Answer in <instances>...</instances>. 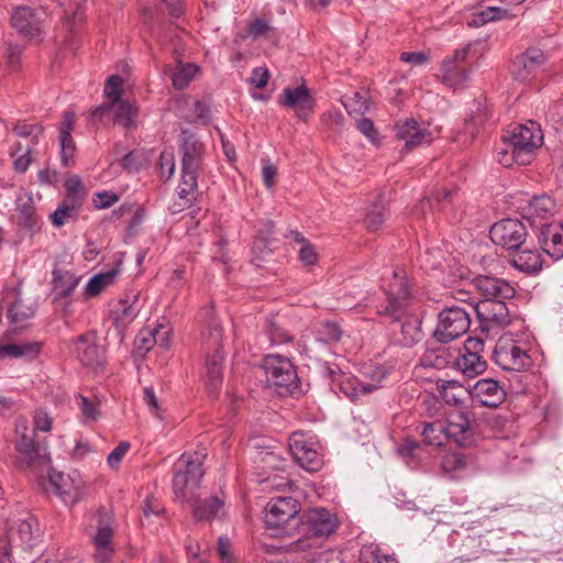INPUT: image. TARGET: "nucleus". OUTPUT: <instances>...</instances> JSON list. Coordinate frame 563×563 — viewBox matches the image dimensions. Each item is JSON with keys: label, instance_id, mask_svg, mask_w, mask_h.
I'll list each match as a JSON object with an SVG mask.
<instances>
[{"label": "nucleus", "instance_id": "nucleus-18", "mask_svg": "<svg viewBox=\"0 0 563 563\" xmlns=\"http://www.w3.org/2000/svg\"><path fill=\"white\" fill-rule=\"evenodd\" d=\"M3 311L10 324L14 328H22L24 322L34 316V308L24 302L21 292L16 289L5 292L0 302V314Z\"/></svg>", "mask_w": 563, "mask_h": 563}, {"label": "nucleus", "instance_id": "nucleus-59", "mask_svg": "<svg viewBox=\"0 0 563 563\" xmlns=\"http://www.w3.org/2000/svg\"><path fill=\"white\" fill-rule=\"evenodd\" d=\"M444 472H455L464 467V461L457 453H448L443 456L441 462Z\"/></svg>", "mask_w": 563, "mask_h": 563}, {"label": "nucleus", "instance_id": "nucleus-13", "mask_svg": "<svg viewBox=\"0 0 563 563\" xmlns=\"http://www.w3.org/2000/svg\"><path fill=\"white\" fill-rule=\"evenodd\" d=\"M484 350V341L479 338H468L464 344V352L460 355L454 353L453 365L464 376L475 377L486 369V361L481 356Z\"/></svg>", "mask_w": 563, "mask_h": 563}, {"label": "nucleus", "instance_id": "nucleus-23", "mask_svg": "<svg viewBox=\"0 0 563 563\" xmlns=\"http://www.w3.org/2000/svg\"><path fill=\"white\" fill-rule=\"evenodd\" d=\"M539 243L542 250L554 260L563 257L562 223L541 224Z\"/></svg>", "mask_w": 563, "mask_h": 563}, {"label": "nucleus", "instance_id": "nucleus-25", "mask_svg": "<svg viewBox=\"0 0 563 563\" xmlns=\"http://www.w3.org/2000/svg\"><path fill=\"white\" fill-rule=\"evenodd\" d=\"M473 400L486 407H497L505 399V391L494 379H481L471 390Z\"/></svg>", "mask_w": 563, "mask_h": 563}, {"label": "nucleus", "instance_id": "nucleus-24", "mask_svg": "<svg viewBox=\"0 0 563 563\" xmlns=\"http://www.w3.org/2000/svg\"><path fill=\"white\" fill-rule=\"evenodd\" d=\"M474 287L483 295V300H503L514 297L515 289L503 279L481 276L474 280Z\"/></svg>", "mask_w": 563, "mask_h": 563}, {"label": "nucleus", "instance_id": "nucleus-50", "mask_svg": "<svg viewBox=\"0 0 563 563\" xmlns=\"http://www.w3.org/2000/svg\"><path fill=\"white\" fill-rule=\"evenodd\" d=\"M398 452L405 460L420 461L424 457L423 446L412 439H406Z\"/></svg>", "mask_w": 563, "mask_h": 563}, {"label": "nucleus", "instance_id": "nucleus-64", "mask_svg": "<svg viewBox=\"0 0 563 563\" xmlns=\"http://www.w3.org/2000/svg\"><path fill=\"white\" fill-rule=\"evenodd\" d=\"M357 129L363 133L371 142L375 143L378 140V133L374 128V123L371 119L362 118L356 123Z\"/></svg>", "mask_w": 563, "mask_h": 563}, {"label": "nucleus", "instance_id": "nucleus-41", "mask_svg": "<svg viewBox=\"0 0 563 563\" xmlns=\"http://www.w3.org/2000/svg\"><path fill=\"white\" fill-rule=\"evenodd\" d=\"M114 111V122L123 125L124 128H131L135 124L137 109L132 103L121 100L112 107Z\"/></svg>", "mask_w": 563, "mask_h": 563}, {"label": "nucleus", "instance_id": "nucleus-55", "mask_svg": "<svg viewBox=\"0 0 563 563\" xmlns=\"http://www.w3.org/2000/svg\"><path fill=\"white\" fill-rule=\"evenodd\" d=\"M130 449L129 442H121L114 448L107 457V463L111 468H118L122 462V459Z\"/></svg>", "mask_w": 563, "mask_h": 563}, {"label": "nucleus", "instance_id": "nucleus-42", "mask_svg": "<svg viewBox=\"0 0 563 563\" xmlns=\"http://www.w3.org/2000/svg\"><path fill=\"white\" fill-rule=\"evenodd\" d=\"M119 271L112 268L106 273L92 276L86 285V292L90 296H98L107 286L112 284Z\"/></svg>", "mask_w": 563, "mask_h": 563}, {"label": "nucleus", "instance_id": "nucleus-28", "mask_svg": "<svg viewBox=\"0 0 563 563\" xmlns=\"http://www.w3.org/2000/svg\"><path fill=\"white\" fill-rule=\"evenodd\" d=\"M41 536V528L35 517L29 515L16 522L11 532L12 541H19L26 549L32 548Z\"/></svg>", "mask_w": 563, "mask_h": 563}, {"label": "nucleus", "instance_id": "nucleus-61", "mask_svg": "<svg viewBox=\"0 0 563 563\" xmlns=\"http://www.w3.org/2000/svg\"><path fill=\"white\" fill-rule=\"evenodd\" d=\"M268 69L266 67H255L252 70L251 77L249 78V82L255 88H264L267 85L268 80Z\"/></svg>", "mask_w": 563, "mask_h": 563}, {"label": "nucleus", "instance_id": "nucleus-60", "mask_svg": "<svg viewBox=\"0 0 563 563\" xmlns=\"http://www.w3.org/2000/svg\"><path fill=\"white\" fill-rule=\"evenodd\" d=\"M261 461L264 463L265 468L269 470H283L285 462L280 455L273 451H263L261 452Z\"/></svg>", "mask_w": 563, "mask_h": 563}, {"label": "nucleus", "instance_id": "nucleus-7", "mask_svg": "<svg viewBox=\"0 0 563 563\" xmlns=\"http://www.w3.org/2000/svg\"><path fill=\"white\" fill-rule=\"evenodd\" d=\"M470 324V313L464 307H445L438 314L433 338L442 344L449 343L465 334Z\"/></svg>", "mask_w": 563, "mask_h": 563}, {"label": "nucleus", "instance_id": "nucleus-49", "mask_svg": "<svg viewBox=\"0 0 563 563\" xmlns=\"http://www.w3.org/2000/svg\"><path fill=\"white\" fill-rule=\"evenodd\" d=\"M265 338L273 345L284 344L291 340V335L277 321H269L265 330Z\"/></svg>", "mask_w": 563, "mask_h": 563}, {"label": "nucleus", "instance_id": "nucleus-29", "mask_svg": "<svg viewBox=\"0 0 563 563\" xmlns=\"http://www.w3.org/2000/svg\"><path fill=\"white\" fill-rule=\"evenodd\" d=\"M51 484L55 493L65 504H75L80 499L81 490L74 478L62 472L49 474Z\"/></svg>", "mask_w": 563, "mask_h": 563}, {"label": "nucleus", "instance_id": "nucleus-30", "mask_svg": "<svg viewBox=\"0 0 563 563\" xmlns=\"http://www.w3.org/2000/svg\"><path fill=\"white\" fill-rule=\"evenodd\" d=\"M446 434L460 445H467L472 438L471 421L463 411L450 415L446 424Z\"/></svg>", "mask_w": 563, "mask_h": 563}, {"label": "nucleus", "instance_id": "nucleus-4", "mask_svg": "<svg viewBox=\"0 0 563 563\" xmlns=\"http://www.w3.org/2000/svg\"><path fill=\"white\" fill-rule=\"evenodd\" d=\"M299 503L294 497L273 498L265 507L264 522L274 537H288L300 525Z\"/></svg>", "mask_w": 563, "mask_h": 563}, {"label": "nucleus", "instance_id": "nucleus-22", "mask_svg": "<svg viewBox=\"0 0 563 563\" xmlns=\"http://www.w3.org/2000/svg\"><path fill=\"white\" fill-rule=\"evenodd\" d=\"M40 352V343L12 340L8 332L0 334V360L35 356Z\"/></svg>", "mask_w": 563, "mask_h": 563}, {"label": "nucleus", "instance_id": "nucleus-2", "mask_svg": "<svg viewBox=\"0 0 563 563\" xmlns=\"http://www.w3.org/2000/svg\"><path fill=\"white\" fill-rule=\"evenodd\" d=\"M180 151L183 159L178 195L181 199L190 200L189 196L197 189V177L202 165L205 145L195 134L183 131Z\"/></svg>", "mask_w": 563, "mask_h": 563}, {"label": "nucleus", "instance_id": "nucleus-9", "mask_svg": "<svg viewBox=\"0 0 563 563\" xmlns=\"http://www.w3.org/2000/svg\"><path fill=\"white\" fill-rule=\"evenodd\" d=\"M289 452L298 464L308 472H317L322 466L320 444L311 437L294 432L289 437Z\"/></svg>", "mask_w": 563, "mask_h": 563}, {"label": "nucleus", "instance_id": "nucleus-58", "mask_svg": "<svg viewBox=\"0 0 563 563\" xmlns=\"http://www.w3.org/2000/svg\"><path fill=\"white\" fill-rule=\"evenodd\" d=\"M343 106L349 113H351L352 111L364 112L368 109L365 97L360 92L354 93V99L346 98V100L343 101Z\"/></svg>", "mask_w": 563, "mask_h": 563}, {"label": "nucleus", "instance_id": "nucleus-36", "mask_svg": "<svg viewBox=\"0 0 563 563\" xmlns=\"http://www.w3.org/2000/svg\"><path fill=\"white\" fill-rule=\"evenodd\" d=\"M140 305L136 296L133 300H120L114 309L111 310L112 318L117 328H124L130 324L139 314Z\"/></svg>", "mask_w": 563, "mask_h": 563}, {"label": "nucleus", "instance_id": "nucleus-20", "mask_svg": "<svg viewBox=\"0 0 563 563\" xmlns=\"http://www.w3.org/2000/svg\"><path fill=\"white\" fill-rule=\"evenodd\" d=\"M545 62L543 52L537 47L528 48L517 56L511 64V74L517 80L526 81Z\"/></svg>", "mask_w": 563, "mask_h": 563}, {"label": "nucleus", "instance_id": "nucleus-11", "mask_svg": "<svg viewBox=\"0 0 563 563\" xmlns=\"http://www.w3.org/2000/svg\"><path fill=\"white\" fill-rule=\"evenodd\" d=\"M263 367L269 384L285 388L289 393L297 387L298 376L289 358L269 354L265 356Z\"/></svg>", "mask_w": 563, "mask_h": 563}, {"label": "nucleus", "instance_id": "nucleus-10", "mask_svg": "<svg viewBox=\"0 0 563 563\" xmlns=\"http://www.w3.org/2000/svg\"><path fill=\"white\" fill-rule=\"evenodd\" d=\"M493 360L505 371L520 372L530 365V356L527 350L509 336H503L498 340Z\"/></svg>", "mask_w": 563, "mask_h": 563}, {"label": "nucleus", "instance_id": "nucleus-57", "mask_svg": "<svg viewBox=\"0 0 563 563\" xmlns=\"http://www.w3.org/2000/svg\"><path fill=\"white\" fill-rule=\"evenodd\" d=\"M75 125V113L73 111H66L63 115V120L59 124V140L73 139L71 132Z\"/></svg>", "mask_w": 563, "mask_h": 563}, {"label": "nucleus", "instance_id": "nucleus-43", "mask_svg": "<svg viewBox=\"0 0 563 563\" xmlns=\"http://www.w3.org/2000/svg\"><path fill=\"white\" fill-rule=\"evenodd\" d=\"M76 405L80 410V417L85 423L95 422L99 418V404L96 399L78 395L76 396Z\"/></svg>", "mask_w": 563, "mask_h": 563}, {"label": "nucleus", "instance_id": "nucleus-6", "mask_svg": "<svg viewBox=\"0 0 563 563\" xmlns=\"http://www.w3.org/2000/svg\"><path fill=\"white\" fill-rule=\"evenodd\" d=\"M202 475V456L197 452L194 456L183 454L173 478V490L176 498L189 500L198 488Z\"/></svg>", "mask_w": 563, "mask_h": 563}, {"label": "nucleus", "instance_id": "nucleus-51", "mask_svg": "<svg viewBox=\"0 0 563 563\" xmlns=\"http://www.w3.org/2000/svg\"><path fill=\"white\" fill-rule=\"evenodd\" d=\"M13 132L20 137L30 139V142L35 144L43 132V128L35 123L29 124L25 122H19L14 125Z\"/></svg>", "mask_w": 563, "mask_h": 563}, {"label": "nucleus", "instance_id": "nucleus-35", "mask_svg": "<svg viewBox=\"0 0 563 563\" xmlns=\"http://www.w3.org/2000/svg\"><path fill=\"white\" fill-rule=\"evenodd\" d=\"M440 71L443 84L454 89L470 79V71L454 63V59H443Z\"/></svg>", "mask_w": 563, "mask_h": 563}, {"label": "nucleus", "instance_id": "nucleus-39", "mask_svg": "<svg viewBox=\"0 0 563 563\" xmlns=\"http://www.w3.org/2000/svg\"><path fill=\"white\" fill-rule=\"evenodd\" d=\"M503 146L497 150V159L504 167H510L514 164L527 165L531 161L523 154H518L517 148L510 145L509 142L503 141Z\"/></svg>", "mask_w": 563, "mask_h": 563}, {"label": "nucleus", "instance_id": "nucleus-16", "mask_svg": "<svg viewBox=\"0 0 563 563\" xmlns=\"http://www.w3.org/2000/svg\"><path fill=\"white\" fill-rule=\"evenodd\" d=\"M279 104L291 109L300 120H306L313 113L316 100L309 92V89L301 85L295 88H284L279 98Z\"/></svg>", "mask_w": 563, "mask_h": 563}, {"label": "nucleus", "instance_id": "nucleus-53", "mask_svg": "<svg viewBox=\"0 0 563 563\" xmlns=\"http://www.w3.org/2000/svg\"><path fill=\"white\" fill-rule=\"evenodd\" d=\"M158 335V329L142 331L137 335V350L141 352H148L154 344L159 342Z\"/></svg>", "mask_w": 563, "mask_h": 563}, {"label": "nucleus", "instance_id": "nucleus-44", "mask_svg": "<svg viewBox=\"0 0 563 563\" xmlns=\"http://www.w3.org/2000/svg\"><path fill=\"white\" fill-rule=\"evenodd\" d=\"M387 218L386 203L384 199H379L371 209L367 211L365 217L366 227L372 230H378Z\"/></svg>", "mask_w": 563, "mask_h": 563}, {"label": "nucleus", "instance_id": "nucleus-45", "mask_svg": "<svg viewBox=\"0 0 563 563\" xmlns=\"http://www.w3.org/2000/svg\"><path fill=\"white\" fill-rule=\"evenodd\" d=\"M66 199H74L75 203H82L87 192L78 175H70L65 180Z\"/></svg>", "mask_w": 563, "mask_h": 563}, {"label": "nucleus", "instance_id": "nucleus-37", "mask_svg": "<svg viewBox=\"0 0 563 563\" xmlns=\"http://www.w3.org/2000/svg\"><path fill=\"white\" fill-rule=\"evenodd\" d=\"M191 507L194 516L198 520H209L223 514L224 504L219 497H211L205 500H197Z\"/></svg>", "mask_w": 563, "mask_h": 563}, {"label": "nucleus", "instance_id": "nucleus-34", "mask_svg": "<svg viewBox=\"0 0 563 563\" xmlns=\"http://www.w3.org/2000/svg\"><path fill=\"white\" fill-rule=\"evenodd\" d=\"M454 353L445 346L429 347L421 357V365L437 369L445 368L451 364L453 365Z\"/></svg>", "mask_w": 563, "mask_h": 563}, {"label": "nucleus", "instance_id": "nucleus-21", "mask_svg": "<svg viewBox=\"0 0 563 563\" xmlns=\"http://www.w3.org/2000/svg\"><path fill=\"white\" fill-rule=\"evenodd\" d=\"M307 527L313 537H329L338 529L339 519L325 508H313L307 515Z\"/></svg>", "mask_w": 563, "mask_h": 563}, {"label": "nucleus", "instance_id": "nucleus-52", "mask_svg": "<svg viewBox=\"0 0 563 563\" xmlns=\"http://www.w3.org/2000/svg\"><path fill=\"white\" fill-rule=\"evenodd\" d=\"M341 329L334 322H325L318 331V340L324 343L336 342L341 338Z\"/></svg>", "mask_w": 563, "mask_h": 563}, {"label": "nucleus", "instance_id": "nucleus-63", "mask_svg": "<svg viewBox=\"0 0 563 563\" xmlns=\"http://www.w3.org/2000/svg\"><path fill=\"white\" fill-rule=\"evenodd\" d=\"M262 178L267 189H272L275 185V178L277 175L276 167L266 159H263Z\"/></svg>", "mask_w": 563, "mask_h": 563}, {"label": "nucleus", "instance_id": "nucleus-12", "mask_svg": "<svg viewBox=\"0 0 563 563\" xmlns=\"http://www.w3.org/2000/svg\"><path fill=\"white\" fill-rule=\"evenodd\" d=\"M490 240L505 249L517 250L527 238L526 227L518 219H503L490 228Z\"/></svg>", "mask_w": 563, "mask_h": 563}, {"label": "nucleus", "instance_id": "nucleus-15", "mask_svg": "<svg viewBox=\"0 0 563 563\" xmlns=\"http://www.w3.org/2000/svg\"><path fill=\"white\" fill-rule=\"evenodd\" d=\"M395 136L405 143L404 148L406 151L429 144L434 137L427 125L419 123L412 118L398 121L395 124Z\"/></svg>", "mask_w": 563, "mask_h": 563}, {"label": "nucleus", "instance_id": "nucleus-32", "mask_svg": "<svg viewBox=\"0 0 563 563\" xmlns=\"http://www.w3.org/2000/svg\"><path fill=\"white\" fill-rule=\"evenodd\" d=\"M554 201L549 196L533 197L525 207V218L534 224L545 220L554 210Z\"/></svg>", "mask_w": 563, "mask_h": 563}, {"label": "nucleus", "instance_id": "nucleus-5", "mask_svg": "<svg viewBox=\"0 0 563 563\" xmlns=\"http://www.w3.org/2000/svg\"><path fill=\"white\" fill-rule=\"evenodd\" d=\"M88 533L96 550L97 561L108 563L115 551L112 514L106 508L98 509L91 518Z\"/></svg>", "mask_w": 563, "mask_h": 563}, {"label": "nucleus", "instance_id": "nucleus-1", "mask_svg": "<svg viewBox=\"0 0 563 563\" xmlns=\"http://www.w3.org/2000/svg\"><path fill=\"white\" fill-rule=\"evenodd\" d=\"M380 287L387 302L376 307L377 313L393 322H401L398 341L402 346L411 347L419 343L423 339L421 319L410 312L411 295L405 272L400 268L388 269Z\"/></svg>", "mask_w": 563, "mask_h": 563}, {"label": "nucleus", "instance_id": "nucleus-46", "mask_svg": "<svg viewBox=\"0 0 563 563\" xmlns=\"http://www.w3.org/2000/svg\"><path fill=\"white\" fill-rule=\"evenodd\" d=\"M221 339H222V327L221 324L214 319L211 318L209 325H208V333L205 339V349L207 352L214 353L217 350H221Z\"/></svg>", "mask_w": 563, "mask_h": 563}, {"label": "nucleus", "instance_id": "nucleus-3", "mask_svg": "<svg viewBox=\"0 0 563 563\" xmlns=\"http://www.w3.org/2000/svg\"><path fill=\"white\" fill-rule=\"evenodd\" d=\"M34 429L29 430L23 423L16 424V450L24 461L31 465L48 466L51 456L45 445L35 443L34 431L48 432L52 429V419L46 411L38 410L34 415Z\"/></svg>", "mask_w": 563, "mask_h": 563}, {"label": "nucleus", "instance_id": "nucleus-48", "mask_svg": "<svg viewBox=\"0 0 563 563\" xmlns=\"http://www.w3.org/2000/svg\"><path fill=\"white\" fill-rule=\"evenodd\" d=\"M123 78L119 75H112L108 78L104 85L103 93L111 106H115L121 101Z\"/></svg>", "mask_w": 563, "mask_h": 563}, {"label": "nucleus", "instance_id": "nucleus-47", "mask_svg": "<svg viewBox=\"0 0 563 563\" xmlns=\"http://www.w3.org/2000/svg\"><path fill=\"white\" fill-rule=\"evenodd\" d=\"M361 560L363 563H397L394 555L384 553L377 545L363 547Z\"/></svg>", "mask_w": 563, "mask_h": 563}, {"label": "nucleus", "instance_id": "nucleus-56", "mask_svg": "<svg viewBox=\"0 0 563 563\" xmlns=\"http://www.w3.org/2000/svg\"><path fill=\"white\" fill-rule=\"evenodd\" d=\"M60 143V161L64 166H69L74 163L76 152L73 139L59 140Z\"/></svg>", "mask_w": 563, "mask_h": 563}, {"label": "nucleus", "instance_id": "nucleus-38", "mask_svg": "<svg viewBox=\"0 0 563 563\" xmlns=\"http://www.w3.org/2000/svg\"><path fill=\"white\" fill-rule=\"evenodd\" d=\"M198 71V67L195 64L181 62L177 63L176 67L172 73V81L175 88L184 89L194 79Z\"/></svg>", "mask_w": 563, "mask_h": 563}, {"label": "nucleus", "instance_id": "nucleus-40", "mask_svg": "<svg viewBox=\"0 0 563 563\" xmlns=\"http://www.w3.org/2000/svg\"><path fill=\"white\" fill-rule=\"evenodd\" d=\"M74 199L64 198L57 209L51 214L52 223L59 228L63 227L68 220L75 218L76 211L80 208V203H75Z\"/></svg>", "mask_w": 563, "mask_h": 563}, {"label": "nucleus", "instance_id": "nucleus-27", "mask_svg": "<svg viewBox=\"0 0 563 563\" xmlns=\"http://www.w3.org/2000/svg\"><path fill=\"white\" fill-rule=\"evenodd\" d=\"M80 282V277L65 269L53 271V290L55 301H63V308L66 309L70 301L69 297Z\"/></svg>", "mask_w": 563, "mask_h": 563}, {"label": "nucleus", "instance_id": "nucleus-31", "mask_svg": "<svg viewBox=\"0 0 563 563\" xmlns=\"http://www.w3.org/2000/svg\"><path fill=\"white\" fill-rule=\"evenodd\" d=\"M224 355L222 351L207 352V387L211 395L217 396L222 384V362Z\"/></svg>", "mask_w": 563, "mask_h": 563}, {"label": "nucleus", "instance_id": "nucleus-14", "mask_svg": "<svg viewBox=\"0 0 563 563\" xmlns=\"http://www.w3.org/2000/svg\"><path fill=\"white\" fill-rule=\"evenodd\" d=\"M71 353L86 367L98 369L104 362V349L92 332L77 336L71 344Z\"/></svg>", "mask_w": 563, "mask_h": 563}, {"label": "nucleus", "instance_id": "nucleus-17", "mask_svg": "<svg viewBox=\"0 0 563 563\" xmlns=\"http://www.w3.org/2000/svg\"><path fill=\"white\" fill-rule=\"evenodd\" d=\"M43 14L44 12L27 7H18L11 15V24L26 38L40 41L43 33Z\"/></svg>", "mask_w": 563, "mask_h": 563}, {"label": "nucleus", "instance_id": "nucleus-8", "mask_svg": "<svg viewBox=\"0 0 563 563\" xmlns=\"http://www.w3.org/2000/svg\"><path fill=\"white\" fill-rule=\"evenodd\" d=\"M503 141L509 142L518 154H523L530 161L534 151L539 148L543 141V135L539 125L532 121L529 124L510 125L503 135Z\"/></svg>", "mask_w": 563, "mask_h": 563}, {"label": "nucleus", "instance_id": "nucleus-62", "mask_svg": "<svg viewBox=\"0 0 563 563\" xmlns=\"http://www.w3.org/2000/svg\"><path fill=\"white\" fill-rule=\"evenodd\" d=\"M217 552L221 563H234V558L231 553L230 541L225 537H220L218 541Z\"/></svg>", "mask_w": 563, "mask_h": 563}, {"label": "nucleus", "instance_id": "nucleus-54", "mask_svg": "<svg viewBox=\"0 0 563 563\" xmlns=\"http://www.w3.org/2000/svg\"><path fill=\"white\" fill-rule=\"evenodd\" d=\"M143 399L152 415L155 416L158 420L163 421V411L161 409V405L155 395V391L152 387H145L143 389Z\"/></svg>", "mask_w": 563, "mask_h": 563}, {"label": "nucleus", "instance_id": "nucleus-19", "mask_svg": "<svg viewBox=\"0 0 563 563\" xmlns=\"http://www.w3.org/2000/svg\"><path fill=\"white\" fill-rule=\"evenodd\" d=\"M472 309L476 311L481 322L488 327L501 328L510 322L509 309L504 299L482 300L472 306Z\"/></svg>", "mask_w": 563, "mask_h": 563}, {"label": "nucleus", "instance_id": "nucleus-26", "mask_svg": "<svg viewBox=\"0 0 563 563\" xmlns=\"http://www.w3.org/2000/svg\"><path fill=\"white\" fill-rule=\"evenodd\" d=\"M332 382L338 385L341 393L352 400H357L361 396L376 390L379 386V380L375 383L362 382L357 377L346 374L333 376Z\"/></svg>", "mask_w": 563, "mask_h": 563}, {"label": "nucleus", "instance_id": "nucleus-33", "mask_svg": "<svg viewBox=\"0 0 563 563\" xmlns=\"http://www.w3.org/2000/svg\"><path fill=\"white\" fill-rule=\"evenodd\" d=\"M510 264L520 272L533 274L541 269V254L536 250H520L509 260Z\"/></svg>", "mask_w": 563, "mask_h": 563}]
</instances>
